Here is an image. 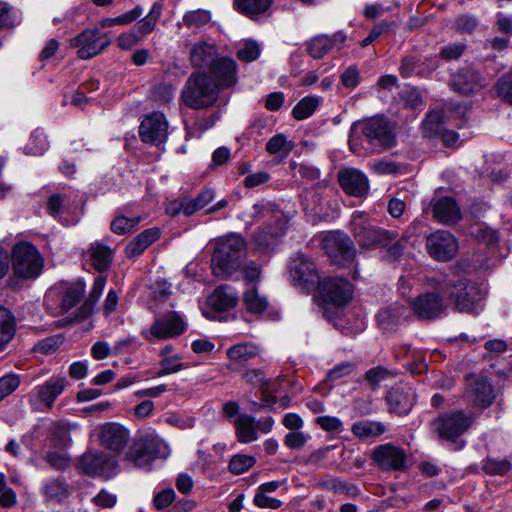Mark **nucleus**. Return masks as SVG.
<instances>
[{
  "label": "nucleus",
  "mask_w": 512,
  "mask_h": 512,
  "mask_svg": "<svg viewBox=\"0 0 512 512\" xmlns=\"http://www.w3.org/2000/svg\"><path fill=\"white\" fill-rule=\"evenodd\" d=\"M139 135L143 142L160 146L168 138V122L161 112L147 115L139 127Z\"/></svg>",
  "instance_id": "nucleus-22"
},
{
  "label": "nucleus",
  "mask_w": 512,
  "mask_h": 512,
  "mask_svg": "<svg viewBox=\"0 0 512 512\" xmlns=\"http://www.w3.org/2000/svg\"><path fill=\"white\" fill-rule=\"evenodd\" d=\"M190 58L194 66L210 68L218 58L217 49L212 44L198 42L193 45Z\"/></svg>",
  "instance_id": "nucleus-33"
},
{
  "label": "nucleus",
  "mask_w": 512,
  "mask_h": 512,
  "mask_svg": "<svg viewBox=\"0 0 512 512\" xmlns=\"http://www.w3.org/2000/svg\"><path fill=\"white\" fill-rule=\"evenodd\" d=\"M16 331V320L13 313L0 305V351L12 340Z\"/></svg>",
  "instance_id": "nucleus-36"
},
{
  "label": "nucleus",
  "mask_w": 512,
  "mask_h": 512,
  "mask_svg": "<svg viewBox=\"0 0 512 512\" xmlns=\"http://www.w3.org/2000/svg\"><path fill=\"white\" fill-rule=\"evenodd\" d=\"M99 445L112 453L120 454L127 446L130 439V431L120 423L107 422L97 426L92 435Z\"/></svg>",
  "instance_id": "nucleus-12"
},
{
  "label": "nucleus",
  "mask_w": 512,
  "mask_h": 512,
  "mask_svg": "<svg viewBox=\"0 0 512 512\" xmlns=\"http://www.w3.org/2000/svg\"><path fill=\"white\" fill-rule=\"evenodd\" d=\"M218 88L205 73H193L187 79L181 98L192 109H205L212 106L218 98Z\"/></svg>",
  "instance_id": "nucleus-6"
},
{
  "label": "nucleus",
  "mask_w": 512,
  "mask_h": 512,
  "mask_svg": "<svg viewBox=\"0 0 512 512\" xmlns=\"http://www.w3.org/2000/svg\"><path fill=\"white\" fill-rule=\"evenodd\" d=\"M162 13V5L158 2H155L149 13L140 21L137 22V24L134 26L135 32H137L138 35L141 36V39L143 40L146 35L150 34L154 29L155 26L161 16Z\"/></svg>",
  "instance_id": "nucleus-39"
},
{
  "label": "nucleus",
  "mask_w": 512,
  "mask_h": 512,
  "mask_svg": "<svg viewBox=\"0 0 512 512\" xmlns=\"http://www.w3.org/2000/svg\"><path fill=\"white\" fill-rule=\"evenodd\" d=\"M14 274L21 279L37 278L44 266V259L30 242H18L13 246L10 262Z\"/></svg>",
  "instance_id": "nucleus-8"
},
{
  "label": "nucleus",
  "mask_w": 512,
  "mask_h": 512,
  "mask_svg": "<svg viewBox=\"0 0 512 512\" xmlns=\"http://www.w3.org/2000/svg\"><path fill=\"white\" fill-rule=\"evenodd\" d=\"M160 235L161 232L157 227L144 230L126 245V257L133 259L140 256L152 243L159 239Z\"/></svg>",
  "instance_id": "nucleus-29"
},
{
  "label": "nucleus",
  "mask_w": 512,
  "mask_h": 512,
  "mask_svg": "<svg viewBox=\"0 0 512 512\" xmlns=\"http://www.w3.org/2000/svg\"><path fill=\"white\" fill-rule=\"evenodd\" d=\"M467 396L475 405L481 407L490 406L495 399L494 389L485 378H470Z\"/></svg>",
  "instance_id": "nucleus-27"
},
{
  "label": "nucleus",
  "mask_w": 512,
  "mask_h": 512,
  "mask_svg": "<svg viewBox=\"0 0 512 512\" xmlns=\"http://www.w3.org/2000/svg\"><path fill=\"white\" fill-rule=\"evenodd\" d=\"M140 221L141 217L128 218L124 215H118L111 222L110 229L115 234L124 235L131 232Z\"/></svg>",
  "instance_id": "nucleus-51"
},
{
  "label": "nucleus",
  "mask_w": 512,
  "mask_h": 512,
  "mask_svg": "<svg viewBox=\"0 0 512 512\" xmlns=\"http://www.w3.org/2000/svg\"><path fill=\"white\" fill-rule=\"evenodd\" d=\"M48 147V142L43 131L37 129L31 133L30 142L26 146V153L31 155H41Z\"/></svg>",
  "instance_id": "nucleus-56"
},
{
  "label": "nucleus",
  "mask_w": 512,
  "mask_h": 512,
  "mask_svg": "<svg viewBox=\"0 0 512 512\" xmlns=\"http://www.w3.org/2000/svg\"><path fill=\"white\" fill-rule=\"evenodd\" d=\"M106 284V277L98 276L95 278L92 289L87 300L78 309L77 317L80 319L86 318L92 314L94 305L103 293Z\"/></svg>",
  "instance_id": "nucleus-38"
},
{
  "label": "nucleus",
  "mask_w": 512,
  "mask_h": 512,
  "mask_svg": "<svg viewBox=\"0 0 512 512\" xmlns=\"http://www.w3.org/2000/svg\"><path fill=\"white\" fill-rule=\"evenodd\" d=\"M214 199V191L206 188L201 191L194 199L187 200L184 206V215L190 216L196 211L204 208Z\"/></svg>",
  "instance_id": "nucleus-45"
},
{
  "label": "nucleus",
  "mask_w": 512,
  "mask_h": 512,
  "mask_svg": "<svg viewBox=\"0 0 512 512\" xmlns=\"http://www.w3.org/2000/svg\"><path fill=\"white\" fill-rule=\"evenodd\" d=\"M85 288V282L82 280L74 283H59L46 293V305L56 315L66 313L82 299Z\"/></svg>",
  "instance_id": "nucleus-9"
},
{
  "label": "nucleus",
  "mask_w": 512,
  "mask_h": 512,
  "mask_svg": "<svg viewBox=\"0 0 512 512\" xmlns=\"http://www.w3.org/2000/svg\"><path fill=\"white\" fill-rule=\"evenodd\" d=\"M496 90L502 100L512 103V69L498 80Z\"/></svg>",
  "instance_id": "nucleus-58"
},
{
  "label": "nucleus",
  "mask_w": 512,
  "mask_h": 512,
  "mask_svg": "<svg viewBox=\"0 0 512 512\" xmlns=\"http://www.w3.org/2000/svg\"><path fill=\"white\" fill-rule=\"evenodd\" d=\"M483 470L491 475H505L512 468V464L507 459L487 458L483 462Z\"/></svg>",
  "instance_id": "nucleus-54"
},
{
  "label": "nucleus",
  "mask_w": 512,
  "mask_h": 512,
  "mask_svg": "<svg viewBox=\"0 0 512 512\" xmlns=\"http://www.w3.org/2000/svg\"><path fill=\"white\" fill-rule=\"evenodd\" d=\"M259 350L252 343H239L227 350V355L234 361H246L258 355Z\"/></svg>",
  "instance_id": "nucleus-44"
},
{
  "label": "nucleus",
  "mask_w": 512,
  "mask_h": 512,
  "mask_svg": "<svg viewBox=\"0 0 512 512\" xmlns=\"http://www.w3.org/2000/svg\"><path fill=\"white\" fill-rule=\"evenodd\" d=\"M434 290L418 295L410 302L414 314L420 320H434L439 318L447 309V302L444 299L446 291L451 283L447 282L445 276L434 279Z\"/></svg>",
  "instance_id": "nucleus-5"
},
{
  "label": "nucleus",
  "mask_w": 512,
  "mask_h": 512,
  "mask_svg": "<svg viewBox=\"0 0 512 512\" xmlns=\"http://www.w3.org/2000/svg\"><path fill=\"white\" fill-rule=\"evenodd\" d=\"M246 254V242L238 234L222 237L214 250L211 267L217 277H226L234 273L241 265Z\"/></svg>",
  "instance_id": "nucleus-3"
},
{
  "label": "nucleus",
  "mask_w": 512,
  "mask_h": 512,
  "mask_svg": "<svg viewBox=\"0 0 512 512\" xmlns=\"http://www.w3.org/2000/svg\"><path fill=\"white\" fill-rule=\"evenodd\" d=\"M171 451L168 444L155 432L148 429L138 436L127 453V459L139 468H149L156 459H166Z\"/></svg>",
  "instance_id": "nucleus-4"
},
{
  "label": "nucleus",
  "mask_w": 512,
  "mask_h": 512,
  "mask_svg": "<svg viewBox=\"0 0 512 512\" xmlns=\"http://www.w3.org/2000/svg\"><path fill=\"white\" fill-rule=\"evenodd\" d=\"M106 34L98 29H86L71 40V45L78 48L77 54L81 59H90L110 45Z\"/></svg>",
  "instance_id": "nucleus-21"
},
{
  "label": "nucleus",
  "mask_w": 512,
  "mask_h": 512,
  "mask_svg": "<svg viewBox=\"0 0 512 512\" xmlns=\"http://www.w3.org/2000/svg\"><path fill=\"white\" fill-rule=\"evenodd\" d=\"M478 25V21L476 17L469 14L459 15L454 21V27L460 31L465 33L472 32Z\"/></svg>",
  "instance_id": "nucleus-64"
},
{
  "label": "nucleus",
  "mask_w": 512,
  "mask_h": 512,
  "mask_svg": "<svg viewBox=\"0 0 512 512\" xmlns=\"http://www.w3.org/2000/svg\"><path fill=\"white\" fill-rule=\"evenodd\" d=\"M271 4L272 0H234L236 9L251 18L266 12Z\"/></svg>",
  "instance_id": "nucleus-41"
},
{
  "label": "nucleus",
  "mask_w": 512,
  "mask_h": 512,
  "mask_svg": "<svg viewBox=\"0 0 512 512\" xmlns=\"http://www.w3.org/2000/svg\"><path fill=\"white\" fill-rule=\"evenodd\" d=\"M175 93V88L171 84L159 83L151 90L152 99L160 104H168L172 101Z\"/></svg>",
  "instance_id": "nucleus-55"
},
{
  "label": "nucleus",
  "mask_w": 512,
  "mask_h": 512,
  "mask_svg": "<svg viewBox=\"0 0 512 512\" xmlns=\"http://www.w3.org/2000/svg\"><path fill=\"white\" fill-rule=\"evenodd\" d=\"M355 369L356 366L354 363L349 361L342 362L334 366L331 370H329L327 378L330 381H336L345 376L350 375Z\"/></svg>",
  "instance_id": "nucleus-62"
},
{
  "label": "nucleus",
  "mask_w": 512,
  "mask_h": 512,
  "mask_svg": "<svg viewBox=\"0 0 512 512\" xmlns=\"http://www.w3.org/2000/svg\"><path fill=\"white\" fill-rule=\"evenodd\" d=\"M238 442L248 444L258 440V432L268 434L274 426L270 416L255 419L252 415L242 413L232 421Z\"/></svg>",
  "instance_id": "nucleus-14"
},
{
  "label": "nucleus",
  "mask_w": 512,
  "mask_h": 512,
  "mask_svg": "<svg viewBox=\"0 0 512 512\" xmlns=\"http://www.w3.org/2000/svg\"><path fill=\"white\" fill-rule=\"evenodd\" d=\"M323 246L332 263L338 266H345L352 262L356 250L352 240L344 233L332 232L323 239Z\"/></svg>",
  "instance_id": "nucleus-16"
},
{
  "label": "nucleus",
  "mask_w": 512,
  "mask_h": 512,
  "mask_svg": "<svg viewBox=\"0 0 512 512\" xmlns=\"http://www.w3.org/2000/svg\"><path fill=\"white\" fill-rule=\"evenodd\" d=\"M433 215L439 222L450 224L460 219V209L454 199L444 197L436 201L433 207Z\"/></svg>",
  "instance_id": "nucleus-32"
},
{
  "label": "nucleus",
  "mask_w": 512,
  "mask_h": 512,
  "mask_svg": "<svg viewBox=\"0 0 512 512\" xmlns=\"http://www.w3.org/2000/svg\"><path fill=\"white\" fill-rule=\"evenodd\" d=\"M360 80V72L355 65L347 67L340 76L342 86L350 90L356 88L359 85Z\"/></svg>",
  "instance_id": "nucleus-59"
},
{
  "label": "nucleus",
  "mask_w": 512,
  "mask_h": 512,
  "mask_svg": "<svg viewBox=\"0 0 512 512\" xmlns=\"http://www.w3.org/2000/svg\"><path fill=\"white\" fill-rule=\"evenodd\" d=\"M395 141L394 127L383 116L355 122L350 129L349 146L354 153H360L362 149L374 151L378 147L389 148Z\"/></svg>",
  "instance_id": "nucleus-1"
},
{
  "label": "nucleus",
  "mask_w": 512,
  "mask_h": 512,
  "mask_svg": "<svg viewBox=\"0 0 512 512\" xmlns=\"http://www.w3.org/2000/svg\"><path fill=\"white\" fill-rule=\"evenodd\" d=\"M43 459L51 469L58 471L68 468L71 462V457L63 450H49L44 454Z\"/></svg>",
  "instance_id": "nucleus-48"
},
{
  "label": "nucleus",
  "mask_w": 512,
  "mask_h": 512,
  "mask_svg": "<svg viewBox=\"0 0 512 512\" xmlns=\"http://www.w3.org/2000/svg\"><path fill=\"white\" fill-rule=\"evenodd\" d=\"M261 53L259 43L252 39L242 41L237 49V58L243 62H252L256 60Z\"/></svg>",
  "instance_id": "nucleus-49"
},
{
  "label": "nucleus",
  "mask_w": 512,
  "mask_h": 512,
  "mask_svg": "<svg viewBox=\"0 0 512 512\" xmlns=\"http://www.w3.org/2000/svg\"><path fill=\"white\" fill-rule=\"evenodd\" d=\"M210 73L218 89L231 87L237 82V63L229 57H218L210 67Z\"/></svg>",
  "instance_id": "nucleus-24"
},
{
  "label": "nucleus",
  "mask_w": 512,
  "mask_h": 512,
  "mask_svg": "<svg viewBox=\"0 0 512 512\" xmlns=\"http://www.w3.org/2000/svg\"><path fill=\"white\" fill-rule=\"evenodd\" d=\"M294 148V143L287 140L283 133H278L268 140L266 150L269 154L283 153L287 156Z\"/></svg>",
  "instance_id": "nucleus-47"
},
{
  "label": "nucleus",
  "mask_w": 512,
  "mask_h": 512,
  "mask_svg": "<svg viewBox=\"0 0 512 512\" xmlns=\"http://www.w3.org/2000/svg\"><path fill=\"white\" fill-rule=\"evenodd\" d=\"M441 120L442 116L440 112H430L423 122L424 133L428 136L440 135L443 130Z\"/></svg>",
  "instance_id": "nucleus-57"
},
{
  "label": "nucleus",
  "mask_w": 512,
  "mask_h": 512,
  "mask_svg": "<svg viewBox=\"0 0 512 512\" xmlns=\"http://www.w3.org/2000/svg\"><path fill=\"white\" fill-rule=\"evenodd\" d=\"M429 255L441 262L453 259L458 252V241L449 231L437 230L426 237Z\"/></svg>",
  "instance_id": "nucleus-18"
},
{
  "label": "nucleus",
  "mask_w": 512,
  "mask_h": 512,
  "mask_svg": "<svg viewBox=\"0 0 512 512\" xmlns=\"http://www.w3.org/2000/svg\"><path fill=\"white\" fill-rule=\"evenodd\" d=\"M48 213L56 218H59L67 225H74L79 221V217H73L70 221L64 218V214L70 211L69 202L66 197L61 194H53L49 197L47 202Z\"/></svg>",
  "instance_id": "nucleus-37"
},
{
  "label": "nucleus",
  "mask_w": 512,
  "mask_h": 512,
  "mask_svg": "<svg viewBox=\"0 0 512 512\" xmlns=\"http://www.w3.org/2000/svg\"><path fill=\"white\" fill-rule=\"evenodd\" d=\"M338 181L341 188L349 195L360 197L367 193L369 183L367 177L359 170L345 168L339 171Z\"/></svg>",
  "instance_id": "nucleus-25"
},
{
  "label": "nucleus",
  "mask_w": 512,
  "mask_h": 512,
  "mask_svg": "<svg viewBox=\"0 0 512 512\" xmlns=\"http://www.w3.org/2000/svg\"><path fill=\"white\" fill-rule=\"evenodd\" d=\"M117 466L114 455L99 450L86 451L78 461L79 470L90 477L110 478L116 474Z\"/></svg>",
  "instance_id": "nucleus-11"
},
{
  "label": "nucleus",
  "mask_w": 512,
  "mask_h": 512,
  "mask_svg": "<svg viewBox=\"0 0 512 512\" xmlns=\"http://www.w3.org/2000/svg\"><path fill=\"white\" fill-rule=\"evenodd\" d=\"M42 493L50 500L61 501L69 494L68 485L64 478H50L45 481Z\"/></svg>",
  "instance_id": "nucleus-40"
},
{
  "label": "nucleus",
  "mask_w": 512,
  "mask_h": 512,
  "mask_svg": "<svg viewBox=\"0 0 512 512\" xmlns=\"http://www.w3.org/2000/svg\"><path fill=\"white\" fill-rule=\"evenodd\" d=\"M160 366L161 368L157 372V376L159 377L173 374L189 367L187 363L181 362V356L178 354L161 358Z\"/></svg>",
  "instance_id": "nucleus-52"
},
{
  "label": "nucleus",
  "mask_w": 512,
  "mask_h": 512,
  "mask_svg": "<svg viewBox=\"0 0 512 512\" xmlns=\"http://www.w3.org/2000/svg\"><path fill=\"white\" fill-rule=\"evenodd\" d=\"M367 167L376 175H392L400 171V166L396 162L386 159L371 160L367 163Z\"/></svg>",
  "instance_id": "nucleus-53"
},
{
  "label": "nucleus",
  "mask_w": 512,
  "mask_h": 512,
  "mask_svg": "<svg viewBox=\"0 0 512 512\" xmlns=\"http://www.w3.org/2000/svg\"><path fill=\"white\" fill-rule=\"evenodd\" d=\"M317 288L324 302L336 306L346 305L353 296V286L343 278H325L318 282Z\"/></svg>",
  "instance_id": "nucleus-19"
},
{
  "label": "nucleus",
  "mask_w": 512,
  "mask_h": 512,
  "mask_svg": "<svg viewBox=\"0 0 512 512\" xmlns=\"http://www.w3.org/2000/svg\"><path fill=\"white\" fill-rule=\"evenodd\" d=\"M474 418L463 411H449L438 416L431 422L432 430L439 438L447 441H455L464 434L472 425Z\"/></svg>",
  "instance_id": "nucleus-10"
},
{
  "label": "nucleus",
  "mask_w": 512,
  "mask_h": 512,
  "mask_svg": "<svg viewBox=\"0 0 512 512\" xmlns=\"http://www.w3.org/2000/svg\"><path fill=\"white\" fill-rule=\"evenodd\" d=\"M243 301L247 311L252 314H261L268 307L267 298L260 295L254 286L245 291Z\"/></svg>",
  "instance_id": "nucleus-42"
},
{
  "label": "nucleus",
  "mask_w": 512,
  "mask_h": 512,
  "mask_svg": "<svg viewBox=\"0 0 512 512\" xmlns=\"http://www.w3.org/2000/svg\"><path fill=\"white\" fill-rule=\"evenodd\" d=\"M66 384L65 377H51L42 385L37 386L33 394L42 404L51 409L56 398L64 391Z\"/></svg>",
  "instance_id": "nucleus-28"
},
{
  "label": "nucleus",
  "mask_w": 512,
  "mask_h": 512,
  "mask_svg": "<svg viewBox=\"0 0 512 512\" xmlns=\"http://www.w3.org/2000/svg\"><path fill=\"white\" fill-rule=\"evenodd\" d=\"M185 330L186 324L182 317L176 312H169L156 318L144 335L149 341L154 339L161 340L180 336Z\"/></svg>",
  "instance_id": "nucleus-20"
},
{
  "label": "nucleus",
  "mask_w": 512,
  "mask_h": 512,
  "mask_svg": "<svg viewBox=\"0 0 512 512\" xmlns=\"http://www.w3.org/2000/svg\"><path fill=\"white\" fill-rule=\"evenodd\" d=\"M211 20L212 14L210 10L198 8L186 11L182 17L180 25H183L190 30L197 31L210 26Z\"/></svg>",
  "instance_id": "nucleus-35"
},
{
  "label": "nucleus",
  "mask_w": 512,
  "mask_h": 512,
  "mask_svg": "<svg viewBox=\"0 0 512 512\" xmlns=\"http://www.w3.org/2000/svg\"><path fill=\"white\" fill-rule=\"evenodd\" d=\"M391 376H393L391 371L385 369L384 367L377 366L369 369L366 372L365 379L371 386L375 387Z\"/></svg>",
  "instance_id": "nucleus-60"
},
{
  "label": "nucleus",
  "mask_w": 512,
  "mask_h": 512,
  "mask_svg": "<svg viewBox=\"0 0 512 512\" xmlns=\"http://www.w3.org/2000/svg\"><path fill=\"white\" fill-rule=\"evenodd\" d=\"M238 298L234 288L223 285L214 290L208 299V303L217 311H227L236 306Z\"/></svg>",
  "instance_id": "nucleus-31"
},
{
  "label": "nucleus",
  "mask_w": 512,
  "mask_h": 512,
  "mask_svg": "<svg viewBox=\"0 0 512 512\" xmlns=\"http://www.w3.org/2000/svg\"><path fill=\"white\" fill-rule=\"evenodd\" d=\"M87 255L91 265L99 272L106 271L112 263L114 252L113 250L99 242H93L87 250Z\"/></svg>",
  "instance_id": "nucleus-30"
},
{
  "label": "nucleus",
  "mask_w": 512,
  "mask_h": 512,
  "mask_svg": "<svg viewBox=\"0 0 512 512\" xmlns=\"http://www.w3.org/2000/svg\"><path fill=\"white\" fill-rule=\"evenodd\" d=\"M486 80L472 67H464L452 76V88L464 95L486 86Z\"/></svg>",
  "instance_id": "nucleus-23"
},
{
  "label": "nucleus",
  "mask_w": 512,
  "mask_h": 512,
  "mask_svg": "<svg viewBox=\"0 0 512 512\" xmlns=\"http://www.w3.org/2000/svg\"><path fill=\"white\" fill-rule=\"evenodd\" d=\"M256 459L254 456L247 454L234 455L228 465L229 471L235 475H240L247 472L254 466Z\"/></svg>",
  "instance_id": "nucleus-50"
},
{
  "label": "nucleus",
  "mask_w": 512,
  "mask_h": 512,
  "mask_svg": "<svg viewBox=\"0 0 512 512\" xmlns=\"http://www.w3.org/2000/svg\"><path fill=\"white\" fill-rule=\"evenodd\" d=\"M351 230L358 245L367 249L386 247L397 238V232L373 225L367 215L359 211L352 214Z\"/></svg>",
  "instance_id": "nucleus-7"
},
{
  "label": "nucleus",
  "mask_w": 512,
  "mask_h": 512,
  "mask_svg": "<svg viewBox=\"0 0 512 512\" xmlns=\"http://www.w3.org/2000/svg\"><path fill=\"white\" fill-rule=\"evenodd\" d=\"M374 465L385 472L408 469V456L404 449L391 443L375 447L371 454Z\"/></svg>",
  "instance_id": "nucleus-15"
},
{
  "label": "nucleus",
  "mask_w": 512,
  "mask_h": 512,
  "mask_svg": "<svg viewBox=\"0 0 512 512\" xmlns=\"http://www.w3.org/2000/svg\"><path fill=\"white\" fill-rule=\"evenodd\" d=\"M319 105V99L307 96L301 99L293 108L292 115L297 120H304L310 117Z\"/></svg>",
  "instance_id": "nucleus-46"
},
{
  "label": "nucleus",
  "mask_w": 512,
  "mask_h": 512,
  "mask_svg": "<svg viewBox=\"0 0 512 512\" xmlns=\"http://www.w3.org/2000/svg\"><path fill=\"white\" fill-rule=\"evenodd\" d=\"M386 399L392 412L406 415L414 404L415 391L409 386L394 387L388 392Z\"/></svg>",
  "instance_id": "nucleus-26"
},
{
  "label": "nucleus",
  "mask_w": 512,
  "mask_h": 512,
  "mask_svg": "<svg viewBox=\"0 0 512 512\" xmlns=\"http://www.w3.org/2000/svg\"><path fill=\"white\" fill-rule=\"evenodd\" d=\"M400 74L404 78L412 77L421 73L420 61L414 56L405 57L400 65Z\"/></svg>",
  "instance_id": "nucleus-61"
},
{
  "label": "nucleus",
  "mask_w": 512,
  "mask_h": 512,
  "mask_svg": "<svg viewBox=\"0 0 512 512\" xmlns=\"http://www.w3.org/2000/svg\"><path fill=\"white\" fill-rule=\"evenodd\" d=\"M351 431L361 440L374 439L386 431V426L382 422L365 419L353 423Z\"/></svg>",
  "instance_id": "nucleus-34"
},
{
  "label": "nucleus",
  "mask_w": 512,
  "mask_h": 512,
  "mask_svg": "<svg viewBox=\"0 0 512 512\" xmlns=\"http://www.w3.org/2000/svg\"><path fill=\"white\" fill-rule=\"evenodd\" d=\"M331 41L330 36H316L308 42L307 51L313 58L320 59L333 49Z\"/></svg>",
  "instance_id": "nucleus-43"
},
{
  "label": "nucleus",
  "mask_w": 512,
  "mask_h": 512,
  "mask_svg": "<svg viewBox=\"0 0 512 512\" xmlns=\"http://www.w3.org/2000/svg\"><path fill=\"white\" fill-rule=\"evenodd\" d=\"M254 218L269 217L274 221L253 236V243L259 251L272 249L284 235L288 224L287 216L271 202H259L252 207Z\"/></svg>",
  "instance_id": "nucleus-2"
},
{
  "label": "nucleus",
  "mask_w": 512,
  "mask_h": 512,
  "mask_svg": "<svg viewBox=\"0 0 512 512\" xmlns=\"http://www.w3.org/2000/svg\"><path fill=\"white\" fill-rule=\"evenodd\" d=\"M290 276L294 286L309 292L319 282L316 264L308 256L297 253L290 262Z\"/></svg>",
  "instance_id": "nucleus-17"
},
{
  "label": "nucleus",
  "mask_w": 512,
  "mask_h": 512,
  "mask_svg": "<svg viewBox=\"0 0 512 512\" xmlns=\"http://www.w3.org/2000/svg\"><path fill=\"white\" fill-rule=\"evenodd\" d=\"M447 282H450L451 286L446 291V295L455 304L456 308L460 312H477L483 298L480 290L475 285L464 280L455 282L447 278Z\"/></svg>",
  "instance_id": "nucleus-13"
},
{
  "label": "nucleus",
  "mask_w": 512,
  "mask_h": 512,
  "mask_svg": "<svg viewBox=\"0 0 512 512\" xmlns=\"http://www.w3.org/2000/svg\"><path fill=\"white\" fill-rule=\"evenodd\" d=\"M175 497L176 494L172 488L164 489L154 496L153 505L156 510H163L174 502Z\"/></svg>",
  "instance_id": "nucleus-63"
}]
</instances>
